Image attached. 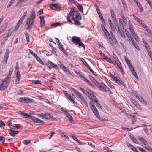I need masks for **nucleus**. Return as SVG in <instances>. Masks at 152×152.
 <instances>
[{"label":"nucleus","mask_w":152,"mask_h":152,"mask_svg":"<svg viewBox=\"0 0 152 152\" xmlns=\"http://www.w3.org/2000/svg\"><path fill=\"white\" fill-rule=\"evenodd\" d=\"M148 3L149 4L151 8L152 9V3L151 1L149 0L147 1Z\"/></svg>","instance_id":"obj_64"},{"label":"nucleus","mask_w":152,"mask_h":152,"mask_svg":"<svg viewBox=\"0 0 152 152\" xmlns=\"http://www.w3.org/2000/svg\"><path fill=\"white\" fill-rule=\"evenodd\" d=\"M68 99H69L73 103L75 104H77V102L74 100V98L71 95H70L68 97Z\"/></svg>","instance_id":"obj_26"},{"label":"nucleus","mask_w":152,"mask_h":152,"mask_svg":"<svg viewBox=\"0 0 152 152\" xmlns=\"http://www.w3.org/2000/svg\"><path fill=\"white\" fill-rule=\"evenodd\" d=\"M78 44L79 46H82L84 49H85V47L83 43L81 42V41L79 43H78Z\"/></svg>","instance_id":"obj_53"},{"label":"nucleus","mask_w":152,"mask_h":152,"mask_svg":"<svg viewBox=\"0 0 152 152\" xmlns=\"http://www.w3.org/2000/svg\"><path fill=\"white\" fill-rule=\"evenodd\" d=\"M129 70L130 72L136 78H138V76L135 72L134 68L132 65H130V66L129 67Z\"/></svg>","instance_id":"obj_10"},{"label":"nucleus","mask_w":152,"mask_h":152,"mask_svg":"<svg viewBox=\"0 0 152 152\" xmlns=\"http://www.w3.org/2000/svg\"><path fill=\"white\" fill-rule=\"evenodd\" d=\"M30 119H32L34 122L35 123H42L44 122V121L39 119L37 118H36L34 117L31 116Z\"/></svg>","instance_id":"obj_12"},{"label":"nucleus","mask_w":152,"mask_h":152,"mask_svg":"<svg viewBox=\"0 0 152 152\" xmlns=\"http://www.w3.org/2000/svg\"><path fill=\"white\" fill-rule=\"evenodd\" d=\"M111 77L117 83V82L118 81V80H119V78H118L113 75H112Z\"/></svg>","instance_id":"obj_48"},{"label":"nucleus","mask_w":152,"mask_h":152,"mask_svg":"<svg viewBox=\"0 0 152 152\" xmlns=\"http://www.w3.org/2000/svg\"><path fill=\"white\" fill-rule=\"evenodd\" d=\"M9 126L11 129H18V128L17 125L15 124H12L11 123Z\"/></svg>","instance_id":"obj_24"},{"label":"nucleus","mask_w":152,"mask_h":152,"mask_svg":"<svg viewBox=\"0 0 152 152\" xmlns=\"http://www.w3.org/2000/svg\"><path fill=\"white\" fill-rule=\"evenodd\" d=\"M131 101L135 105L136 104H137V103L135 100L134 99H131Z\"/></svg>","instance_id":"obj_60"},{"label":"nucleus","mask_w":152,"mask_h":152,"mask_svg":"<svg viewBox=\"0 0 152 152\" xmlns=\"http://www.w3.org/2000/svg\"><path fill=\"white\" fill-rule=\"evenodd\" d=\"M78 7V9L81 12H83V8L82 6H81V5L79 4L78 6H77Z\"/></svg>","instance_id":"obj_43"},{"label":"nucleus","mask_w":152,"mask_h":152,"mask_svg":"<svg viewBox=\"0 0 152 152\" xmlns=\"http://www.w3.org/2000/svg\"><path fill=\"white\" fill-rule=\"evenodd\" d=\"M117 83L118 84H120L124 86H125V84L124 83L122 80H121V79H120V78L119 79V80H118V81Z\"/></svg>","instance_id":"obj_39"},{"label":"nucleus","mask_w":152,"mask_h":152,"mask_svg":"<svg viewBox=\"0 0 152 152\" xmlns=\"http://www.w3.org/2000/svg\"><path fill=\"white\" fill-rule=\"evenodd\" d=\"M69 15L72 17V19L74 21V24L76 26H80L81 23L80 21L82 19L81 15L77 11H75L73 8H72L69 13Z\"/></svg>","instance_id":"obj_1"},{"label":"nucleus","mask_w":152,"mask_h":152,"mask_svg":"<svg viewBox=\"0 0 152 152\" xmlns=\"http://www.w3.org/2000/svg\"><path fill=\"white\" fill-rule=\"evenodd\" d=\"M90 99H91L92 101H94L95 103H97L98 102V101L97 100L96 96H94V94L93 95L92 94Z\"/></svg>","instance_id":"obj_23"},{"label":"nucleus","mask_w":152,"mask_h":152,"mask_svg":"<svg viewBox=\"0 0 152 152\" xmlns=\"http://www.w3.org/2000/svg\"><path fill=\"white\" fill-rule=\"evenodd\" d=\"M81 61L87 67H89V65L86 62L85 60L83 58H81Z\"/></svg>","instance_id":"obj_31"},{"label":"nucleus","mask_w":152,"mask_h":152,"mask_svg":"<svg viewBox=\"0 0 152 152\" xmlns=\"http://www.w3.org/2000/svg\"><path fill=\"white\" fill-rule=\"evenodd\" d=\"M7 22H5L3 26L1 27V28L2 29V31H3L6 28L7 26Z\"/></svg>","instance_id":"obj_46"},{"label":"nucleus","mask_w":152,"mask_h":152,"mask_svg":"<svg viewBox=\"0 0 152 152\" xmlns=\"http://www.w3.org/2000/svg\"><path fill=\"white\" fill-rule=\"evenodd\" d=\"M139 23L144 28H147L146 26L144 23H142L141 21H139Z\"/></svg>","instance_id":"obj_45"},{"label":"nucleus","mask_w":152,"mask_h":152,"mask_svg":"<svg viewBox=\"0 0 152 152\" xmlns=\"http://www.w3.org/2000/svg\"><path fill=\"white\" fill-rule=\"evenodd\" d=\"M35 21V20L33 19L32 18H28L25 26V29L30 30L32 28Z\"/></svg>","instance_id":"obj_3"},{"label":"nucleus","mask_w":152,"mask_h":152,"mask_svg":"<svg viewBox=\"0 0 152 152\" xmlns=\"http://www.w3.org/2000/svg\"><path fill=\"white\" fill-rule=\"evenodd\" d=\"M116 27H118V28L119 29L118 30V31L119 32V33L120 34L121 36L122 37H125V35L124 34V32L122 30V29H120L119 26L118 25H116Z\"/></svg>","instance_id":"obj_18"},{"label":"nucleus","mask_w":152,"mask_h":152,"mask_svg":"<svg viewBox=\"0 0 152 152\" xmlns=\"http://www.w3.org/2000/svg\"><path fill=\"white\" fill-rule=\"evenodd\" d=\"M21 78L20 77H16V80L15 81V82L16 84H17L19 83V82L20 81V79Z\"/></svg>","instance_id":"obj_54"},{"label":"nucleus","mask_w":152,"mask_h":152,"mask_svg":"<svg viewBox=\"0 0 152 152\" xmlns=\"http://www.w3.org/2000/svg\"><path fill=\"white\" fill-rule=\"evenodd\" d=\"M122 20L124 23H126L127 22V20L126 18L123 15L121 16V18H119V21L120 23H122Z\"/></svg>","instance_id":"obj_20"},{"label":"nucleus","mask_w":152,"mask_h":152,"mask_svg":"<svg viewBox=\"0 0 152 152\" xmlns=\"http://www.w3.org/2000/svg\"><path fill=\"white\" fill-rule=\"evenodd\" d=\"M72 40L73 42L75 43L76 45H78L80 42L81 39L80 37L76 36H74L72 38Z\"/></svg>","instance_id":"obj_11"},{"label":"nucleus","mask_w":152,"mask_h":152,"mask_svg":"<svg viewBox=\"0 0 152 152\" xmlns=\"http://www.w3.org/2000/svg\"><path fill=\"white\" fill-rule=\"evenodd\" d=\"M31 142L30 141L28 140H24L22 141V143L26 145H28Z\"/></svg>","instance_id":"obj_38"},{"label":"nucleus","mask_w":152,"mask_h":152,"mask_svg":"<svg viewBox=\"0 0 152 152\" xmlns=\"http://www.w3.org/2000/svg\"><path fill=\"white\" fill-rule=\"evenodd\" d=\"M13 69L10 68L8 75L5 77L1 84V90H4L7 88L9 84V79L12 75L13 71Z\"/></svg>","instance_id":"obj_2"},{"label":"nucleus","mask_w":152,"mask_h":152,"mask_svg":"<svg viewBox=\"0 0 152 152\" xmlns=\"http://www.w3.org/2000/svg\"><path fill=\"white\" fill-rule=\"evenodd\" d=\"M146 30L148 34V36H151L152 37V33L151 32V31L149 29H148L147 28L146 29Z\"/></svg>","instance_id":"obj_47"},{"label":"nucleus","mask_w":152,"mask_h":152,"mask_svg":"<svg viewBox=\"0 0 152 152\" xmlns=\"http://www.w3.org/2000/svg\"><path fill=\"white\" fill-rule=\"evenodd\" d=\"M71 90L73 91L77 95H78L80 93L78 91H77L76 90L74 89V88L71 87Z\"/></svg>","instance_id":"obj_36"},{"label":"nucleus","mask_w":152,"mask_h":152,"mask_svg":"<svg viewBox=\"0 0 152 152\" xmlns=\"http://www.w3.org/2000/svg\"><path fill=\"white\" fill-rule=\"evenodd\" d=\"M112 19L114 22L115 25H118V22L116 18V17L115 16V15H111Z\"/></svg>","instance_id":"obj_28"},{"label":"nucleus","mask_w":152,"mask_h":152,"mask_svg":"<svg viewBox=\"0 0 152 152\" xmlns=\"http://www.w3.org/2000/svg\"><path fill=\"white\" fill-rule=\"evenodd\" d=\"M48 63L50 65L53 67L56 68V69H58V66L57 65L55 64H53L51 61H48Z\"/></svg>","instance_id":"obj_22"},{"label":"nucleus","mask_w":152,"mask_h":152,"mask_svg":"<svg viewBox=\"0 0 152 152\" xmlns=\"http://www.w3.org/2000/svg\"><path fill=\"white\" fill-rule=\"evenodd\" d=\"M113 57L115 60V64L114 65L116 64L118 67L119 69H120L121 71L122 72L123 74H124V70L122 67V65L120 63L119 60L118 58L117 57L116 55L114 53L113 54Z\"/></svg>","instance_id":"obj_4"},{"label":"nucleus","mask_w":152,"mask_h":152,"mask_svg":"<svg viewBox=\"0 0 152 152\" xmlns=\"http://www.w3.org/2000/svg\"><path fill=\"white\" fill-rule=\"evenodd\" d=\"M19 114L20 115L24 116L26 118H28L29 119H30L31 117V116L30 115L27 114L26 113H24L22 111H20Z\"/></svg>","instance_id":"obj_19"},{"label":"nucleus","mask_w":152,"mask_h":152,"mask_svg":"<svg viewBox=\"0 0 152 152\" xmlns=\"http://www.w3.org/2000/svg\"><path fill=\"white\" fill-rule=\"evenodd\" d=\"M144 145H145L144 147L149 151L150 150V149L151 148L148 145L145 144Z\"/></svg>","instance_id":"obj_61"},{"label":"nucleus","mask_w":152,"mask_h":152,"mask_svg":"<svg viewBox=\"0 0 152 152\" xmlns=\"http://www.w3.org/2000/svg\"><path fill=\"white\" fill-rule=\"evenodd\" d=\"M89 78L92 81V82L96 86L98 85V82L93 77L91 76H89Z\"/></svg>","instance_id":"obj_21"},{"label":"nucleus","mask_w":152,"mask_h":152,"mask_svg":"<svg viewBox=\"0 0 152 152\" xmlns=\"http://www.w3.org/2000/svg\"><path fill=\"white\" fill-rule=\"evenodd\" d=\"M145 47L147 51L148 52L150 51H151V50H150V49L149 48V46L148 45L147 46L145 45Z\"/></svg>","instance_id":"obj_55"},{"label":"nucleus","mask_w":152,"mask_h":152,"mask_svg":"<svg viewBox=\"0 0 152 152\" xmlns=\"http://www.w3.org/2000/svg\"><path fill=\"white\" fill-rule=\"evenodd\" d=\"M61 24L58 22H56L55 23H53L51 24V26H53L54 27H56L59 26H61Z\"/></svg>","instance_id":"obj_37"},{"label":"nucleus","mask_w":152,"mask_h":152,"mask_svg":"<svg viewBox=\"0 0 152 152\" xmlns=\"http://www.w3.org/2000/svg\"><path fill=\"white\" fill-rule=\"evenodd\" d=\"M36 59L37 61H38L39 62V63L43 65L45 64L44 62L42 61L41 58L38 56L37 57V58H36Z\"/></svg>","instance_id":"obj_35"},{"label":"nucleus","mask_w":152,"mask_h":152,"mask_svg":"<svg viewBox=\"0 0 152 152\" xmlns=\"http://www.w3.org/2000/svg\"><path fill=\"white\" fill-rule=\"evenodd\" d=\"M48 120H54L55 118L53 117V116L49 113H46L45 114L42 113V117Z\"/></svg>","instance_id":"obj_7"},{"label":"nucleus","mask_w":152,"mask_h":152,"mask_svg":"<svg viewBox=\"0 0 152 152\" xmlns=\"http://www.w3.org/2000/svg\"><path fill=\"white\" fill-rule=\"evenodd\" d=\"M40 18L41 20V24L42 26L44 25L45 24V20H44V16L42 17L40 16Z\"/></svg>","instance_id":"obj_27"},{"label":"nucleus","mask_w":152,"mask_h":152,"mask_svg":"<svg viewBox=\"0 0 152 152\" xmlns=\"http://www.w3.org/2000/svg\"><path fill=\"white\" fill-rule=\"evenodd\" d=\"M129 29L130 31L132 33V34H133V33H135L134 31V29L133 28V27L132 26L131 24H130L129 23Z\"/></svg>","instance_id":"obj_32"},{"label":"nucleus","mask_w":152,"mask_h":152,"mask_svg":"<svg viewBox=\"0 0 152 152\" xmlns=\"http://www.w3.org/2000/svg\"><path fill=\"white\" fill-rule=\"evenodd\" d=\"M109 41L110 42V45L112 46H113L114 43L116 45L118 43L117 39L116 38H114L113 39H111L110 38H110L109 39Z\"/></svg>","instance_id":"obj_16"},{"label":"nucleus","mask_w":152,"mask_h":152,"mask_svg":"<svg viewBox=\"0 0 152 152\" xmlns=\"http://www.w3.org/2000/svg\"><path fill=\"white\" fill-rule=\"evenodd\" d=\"M137 148L140 150L141 152H146V151H145L144 149L141 148V147H138Z\"/></svg>","instance_id":"obj_63"},{"label":"nucleus","mask_w":152,"mask_h":152,"mask_svg":"<svg viewBox=\"0 0 152 152\" xmlns=\"http://www.w3.org/2000/svg\"><path fill=\"white\" fill-rule=\"evenodd\" d=\"M55 38L56 39V38ZM56 40H58V42H57V43L58 45V47L60 50L62 51L66 55H68V53L63 48V45L60 43L59 39L58 38H56Z\"/></svg>","instance_id":"obj_8"},{"label":"nucleus","mask_w":152,"mask_h":152,"mask_svg":"<svg viewBox=\"0 0 152 152\" xmlns=\"http://www.w3.org/2000/svg\"><path fill=\"white\" fill-rule=\"evenodd\" d=\"M140 101L142 104L145 105H146L147 104L146 102L143 98H142V99H141Z\"/></svg>","instance_id":"obj_51"},{"label":"nucleus","mask_w":152,"mask_h":152,"mask_svg":"<svg viewBox=\"0 0 152 152\" xmlns=\"http://www.w3.org/2000/svg\"><path fill=\"white\" fill-rule=\"evenodd\" d=\"M88 69H89L90 71L92 73L94 74V75H97V74H96V73L95 72H94L93 70L92 69H91V68L90 67V66H89V67H88V68H87Z\"/></svg>","instance_id":"obj_44"},{"label":"nucleus","mask_w":152,"mask_h":152,"mask_svg":"<svg viewBox=\"0 0 152 152\" xmlns=\"http://www.w3.org/2000/svg\"><path fill=\"white\" fill-rule=\"evenodd\" d=\"M129 39L133 45L136 43V42L134 41L132 37H129Z\"/></svg>","instance_id":"obj_41"},{"label":"nucleus","mask_w":152,"mask_h":152,"mask_svg":"<svg viewBox=\"0 0 152 152\" xmlns=\"http://www.w3.org/2000/svg\"><path fill=\"white\" fill-rule=\"evenodd\" d=\"M26 37V39L27 42L28 43L30 42V38L29 37V34L28 33H26L25 34Z\"/></svg>","instance_id":"obj_40"},{"label":"nucleus","mask_w":152,"mask_h":152,"mask_svg":"<svg viewBox=\"0 0 152 152\" xmlns=\"http://www.w3.org/2000/svg\"><path fill=\"white\" fill-rule=\"evenodd\" d=\"M50 7L53 10H56L60 8V7L58 6V4H50Z\"/></svg>","instance_id":"obj_15"},{"label":"nucleus","mask_w":152,"mask_h":152,"mask_svg":"<svg viewBox=\"0 0 152 152\" xmlns=\"http://www.w3.org/2000/svg\"><path fill=\"white\" fill-rule=\"evenodd\" d=\"M133 46H134L135 48L138 50L139 51H140L139 47L138 46V45L136 43Z\"/></svg>","instance_id":"obj_62"},{"label":"nucleus","mask_w":152,"mask_h":152,"mask_svg":"<svg viewBox=\"0 0 152 152\" xmlns=\"http://www.w3.org/2000/svg\"><path fill=\"white\" fill-rule=\"evenodd\" d=\"M108 22L109 23V25L111 27V28L112 29L113 28H114V26L113 24L111 22V20L110 19H108Z\"/></svg>","instance_id":"obj_49"},{"label":"nucleus","mask_w":152,"mask_h":152,"mask_svg":"<svg viewBox=\"0 0 152 152\" xmlns=\"http://www.w3.org/2000/svg\"><path fill=\"white\" fill-rule=\"evenodd\" d=\"M9 53L8 51H6L4 56V61L3 64H6L7 63V61L8 60L9 57Z\"/></svg>","instance_id":"obj_13"},{"label":"nucleus","mask_w":152,"mask_h":152,"mask_svg":"<svg viewBox=\"0 0 152 152\" xmlns=\"http://www.w3.org/2000/svg\"><path fill=\"white\" fill-rule=\"evenodd\" d=\"M101 91L106 92L107 91H110V89L104 83H101V84H99L98 83V85L96 86Z\"/></svg>","instance_id":"obj_5"},{"label":"nucleus","mask_w":152,"mask_h":152,"mask_svg":"<svg viewBox=\"0 0 152 152\" xmlns=\"http://www.w3.org/2000/svg\"><path fill=\"white\" fill-rule=\"evenodd\" d=\"M14 2L12 1L11 0L10 1V2L9 3L8 5L7 6V8H8L10 7Z\"/></svg>","instance_id":"obj_52"},{"label":"nucleus","mask_w":152,"mask_h":152,"mask_svg":"<svg viewBox=\"0 0 152 152\" xmlns=\"http://www.w3.org/2000/svg\"><path fill=\"white\" fill-rule=\"evenodd\" d=\"M19 101L21 102H25L28 103L31 102H33L34 100L32 99H30L26 97H21L19 99Z\"/></svg>","instance_id":"obj_9"},{"label":"nucleus","mask_w":152,"mask_h":152,"mask_svg":"<svg viewBox=\"0 0 152 152\" xmlns=\"http://www.w3.org/2000/svg\"><path fill=\"white\" fill-rule=\"evenodd\" d=\"M86 95L88 96V97L90 99L91 98V96H92V94H90L89 93H88V91H86Z\"/></svg>","instance_id":"obj_58"},{"label":"nucleus","mask_w":152,"mask_h":152,"mask_svg":"<svg viewBox=\"0 0 152 152\" xmlns=\"http://www.w3.org/2000/svg\"><path fill=\"white\" fill-rule=\"evenodd\" d=\"M132 35L133 37L134 38L136 41L137 42L139 41L138 37L137 35L135 33H133V34H132Z\"/></svg>","instance_id":"obj_30"},{"label":"nucleus","mask_w":152,"mask_h":152,"mask_svg":"<svg viewBox=\"0 0 152 152\" xmlns=\"http://www.w3.org/2000/svg\"><path fill=\"white\" fill-rule=\"evenodd\" d=\"M135 115H133L132 116V121L133 124H134L136 121V120L135 118Z\"/></svg>","instance_id":"obj_59"},{"label":"nucleus","mask_w":152,"mask_h":152,"mask_svg":"<svg viewBox=\"0 0 152 152\" xmlns=\"http://www.w3.org/2000/svg\"><path fill=\"white\" fill-rule=\"evenodd\" d=\"M35 10H33L32 11L31 14V17H29V18H32L33 19L35 20Z\"/></svg>","instance_id":"obj_25"},{"label":"nucleus","mask_w":152,"mask_h":152,"mask_svg":"<svg viewBox=\"0 0 152 152\" xmlns=\"http://www.w3.org/2000/svg\"><path fill=\"white\" fill-rule=\"evenodd\" d=\"M133 16L135 18V19L138 22V23H139V21H140L141 20H140L137 17H136V16L134 15H133Z\"/></svg>","instance_id":"obj_57"},{"label":"nucleus","mask_w":152,"mask_h":152,"mask_svg":"<svg viewBox=\"0 0 152 152\" xmlns=\"http://www.w3.org/2000/svg\"><path fill=\"white\" fill-rule=\"evenodd\" d=\"M9 132L11 135L13 136H15L16 134H18L19 133V132L18 131H14L12 129H9Z\"/></svg>","instance_id":"obj_14"},{"label":"nucleus","mask_w":152,"mask_h":152,"mask_svg":"<svg viewBox=\"0 0 152 152\" xmlns=\"http://www.w3.org/2000/svg\"><path fill=\"white\" fill-rule=\"evenodd\" d=\"M5 138L3 136H1V142H5Z\"/></svg>","instance_id":"obj_56"},{"label":"nucleus","mask_w":152,"mask_h":152,"mask_svg":"<svg viewBox=\"0 0 152 152\" xmlns=\"http://www.w3.org/2000/svg\"><path fill=\"white\" fill-rule=\"evenodd\" d=\"M33 82L34 83L38 84H41V82L39 80H34L33 81Z\"/></svg>","instance_id":"obj_42"},{"label":"nucleus","mask_w":152,"mask_h":152,"mask_svg":"<svg viewBox=\"0 0 152 152\" xmlns=\"http://www.w3.org/2000/svg\"><path fill=\"white\" fill-rule=\"evenodd\" d=\"M125 60L126 61V63L128 65V67L130 66V65H132L130 63V61L128 59V58L126 56H124Z\"/></svg>","instance_id":"obj_34"},{"label":"nucleus","mask_w":152,"mask_h":152,"mask_svg":"<svg viewBox=\"0 0 152 152\" xmlns=\"http://www.w3.org/2000/svg\"><path fill=\"white\" fill-rule=\"evenodd\" d=\"M90 105L95 115L97 118H99V115L97 110L95 106L92 104L91 102H90Z\"/></svg>","instance_id":"obj_6"},{"label":"nucleus","mask_w":152,"mask_h":152,"mask_svg":"<svg viewBox=\"0 0 152 152\" xmlns=\"http://www.w3.org/2000/svg\"><path fill=\"white\" fill-rule=\"evenodd\" d=\"M104 59L106 60L107 62L110 63H112L114 64L115 62L114 61L112 60L110 57H108L107 56H106L104 58Z\"/></svg>","instance_id":"obj_17"},{"label":"nucleus","mask_w":152,"mask_h":152,"mask_svg":"<svg viewBox=\"0 0 152 152\" xmlns=\"http://www.w3.org/2000/svg\"><path fill=\"white\" fill-rule=\"evenodd\" d=\"M66 115L68 118L69 119L70 122L72 123L73 121V118L72 116L69 113L67 115Z\"/></svg>","instance_id":"obj_33"},{"label":"nucleus","mask_w":152,"mask_h":152,"mask_svg":"<svg viewBox=\"0 0 152 152\" xmlns=\"http://www.w3.org/2000/svg\"><path fill=\"white\" fill-rule=\"evenodd\" d=\"M104 32L107 38L109 39L111 37V36L110 35L109 33L107 31V30H105L104 31Z\"/></svg>","instance_id":"obj_29"},{"label":"nucleus","mask_w":152,"mask_h":152,"mask_svg":"<svg viewBox=\"0 0 152 152\" xmlns=\"http://www.w3.org/2000/svg\"><path fill=\"white\" fill-rule=\"evenodd\" d=\"M86 83H87L92 88H94V85H93L91 83L90 81L88 80L87 81Z\"/></svg>","instance_id":"obj_50"}]
</instances>
